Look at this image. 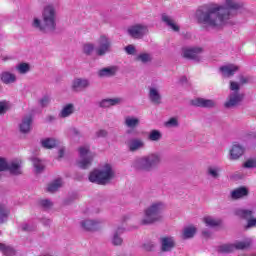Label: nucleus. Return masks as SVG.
<instances>
[{"mask_svg": "<svg viewBox=\"0 0 256 256\" xmlns=\"http://www.w3.org/2000/svg\"><path fill=\"white\" fill-rule=\"evenodd\" d=\"M78 151L80 155L78 167H80V169H89V167H91V163H93V154L89 151V147L82 146Z\"/></svg>", "mask_w": 256, "mask_h": 256, "instance_id": "nucleus-7", "label": "nucleus"}, {"mask_svg": "<svg viewBox=\"0 0 256 256\" xmlns=\"http://www.w3.org/2000/svg\"><path fill=\"white\" fill-rule=\"evenodd\" d=\"M9 209L5 207V205H0V223L7 222V219H9Z\"/></svg>", "mask_w": 256, "mask_h": 256, "instance_id": "nucleus-37", "label": "nucleus"}, {"mask_svg": "<svg viewBox=\"0 0 256 256\" xmlns=\"http://www.w3.org/2000/svg\"><path fill=\"white\" fill-rule=\"evenodd\" d=\"M98 47L95 48V53L98 57H103L107 53H111V40L106 36H101L98 41Z\"/></svg>", "mask_w": 256, "mask_h": 256, "instance_id": "nucleus-10", "label": "nucleus"}, {"mask_svg": "<svg viewBox=\"0 0 256 256\" xmlns=\"http://www.w3.org/2000/svg\"><path fill=\"white\" fill-rule=\"evenodd\" d=\"M203 53V48L201 47H192V48H183L182 57L195 63L201 62V54Z\"/></svg>", "mask_w": 256, "mask_h": 256, "instance_id": "nucleus-8", "label": "nucleus"}, {"mask_svg": "<svg viewBox=\"0 0 256 256\" xmlns=\"http://www.w3.org/2000/svg\"><path fill=\"white\" fill-rule=\"evenodd\" d=\"M128 149L131 153L141 151V149H145V141L139 138L131 139L128 141Z\"/></svg>", "mask_w": 256, "mask_h": 256, "instance_id": "nucleus-16", "label": "nucleus"}, {"mask_svg": "<svg viewBox=\"0 0 256 256\" xmlns=\"http://www.w3.org/2000/svg\"><path fill=\"white\" fill-rule=\"evenodd\" d=\"M161 161H163L161 154L154 152L145 156L136 157L132 161L131 167L140 173H151V171H155L161 165Z\"/></svg>", "mask_w": 256, "mask_h": 256, "instance_id": "nucleus-3", "label": "nucleus"}, {"mask_svg": "<svg viewBox=\"0 0 256 256\" xmlns=\"http://www.w3.org/2000/svg\"><path fill=\"white\" fill-rule=\"evenodd\" d=\"M244 167L246 169H253V167H256V160H248L244 163Z\"/></svg>", "mask_w": 256, "mask_h": 256, "instance_id": "nucleus-52", "label": "nucleus"}, {"mask_svg": "<svg viewBox=\"0 0 256 256\" xmlns=\"http://www.w3.org/2000/svg\"><path fill=\"white\" fill-rule=\"evenodd\" d=\"M204 223H205L206 227H219V225H220V222L215 220L211 216L205 217Z\"/></svg>", "mask_w": 256, "mask_h": 256, "instance_id": "nucleus-41", "label": "nucleus"}, {"mask_svg": "<svg viewBox=\"0 0 256 256\" xmlns=\"http://www.w3.org/2000/svg\"><path fill=\"white\" fill-rule=\"evenodd\" d=\"M249 195V190L246 187H240L231 192L232 199H241Z\"/></svg>", "mask_w": 256, "mask_h": 256, "instance_id": "nucleus-28", "label": "nucleus"}, {"mask_svg": "<svg viewBox=\"0 0 256 256\" xmlns=\"http://www.w3.org/2000/svg\"><path fill=\"white\" fill-rule=\"evenodd\" d=\"M0 79L5 85H11V83L17 81V76L11 72L4 71L1 73Z\"/></svg>", "mask_w": 256, "mask_h": 256, "instance_id": "nucleus-26", "label": "nucleus"}, {"mask_svg": "<svg viewBox=\"0 0 256 256\" xmlns=\"http://www.w3.org/2000/svg\"><path fill=\"white\" fill-rule=\"evenodd\" d=\"M56 117L53 115H49L46 117V123H53V121H56Z\"/></svg>", "mask_w": 256, "mask_h": 256, "instance_id": "nucleus-55", "label": "nucleus"}, {"mask_svg": "<svg viewBox=\"0 0 256 256\" xmlns=\"http://www.w3.org/2000/svg\"><path fill=\"white\" fill-rule=\"evenodd\" d=\"M161 21H162V23H165V25H167V27L172 29V31H175V33H179L181 28L179 27V25H177L175 23V21L173 20V18L171 16L167 15V13L161 14Z\"/></svg>", "mask_w": 256, "mask_h": 256, "instance_id": "nucleus-18", "label": "nucleus"}, {"mask_svg": "<svg viewBox=\"0 0 256 256\" xmlns=\"http://www.w3.org/2000/svg\"><path fill=\"white\" fill-rule=\"evenodd\" d=\"M114 178L115 171L111 164H105L101 170L95 169L88 176L90 183H96V185H107Z\"/></svg>", "mask_w": 256, "mask_h": 256, "instance_id": "nucleus-6", "label": "nucleus"}, {"mask_svg": "<svg viewBox=\"0 0 256 256\" xmlns=\"http://www.w3.org/2000/svg\"><path fill=\"white\" fill-rule=\"evenodd\" d=\"M43 224H44V225H51V220H49V219H44V220H43Z\"/></svg>", "mask_w": 256, "mask_h": 256, "instance_id": "nucleus-58", "label": "nucleus"}, {"mask_svg": "<svg viewBox=\"0 0 256 256\" xmlns=\"http://www.w3.org/2000/svg\"><path fill=\"white\" fill-rule=\"evenodd\" d=\"M75 113V105L69 103L63 106L62 110L59 113L60 119H67V117H71Z\"/></svg>", "mask_w": 256, "mask_h": 256, "instance_id": "nucleus-22", "label": "nucleus"}, {"mask_svg": "<svg viewBox=\"0 0 256 256\" xmlns=\"http://www.w3.org/2000/svg\"><path fill=\"white\" fill-rule=\"evenodd\" d=\"M206 175L211 179H219L221 177V167L217 165L208 166Z\"/></svg>", "mask_w": 256, "mask_h": 256, "instance_id": "nucleus-23", "label": "nucleus"}, {"mask_svg": "<svg viewBox=\"0 0 256 256\" xmlns=\"http://www.w3.org/2000/svg\"><path fill=\"white\" fill-rule=\"evenodd\" d=\"M89 87H91V82L87 78H76L72 81V91H75V93H81Z\"/></svg>", "mask_w": 256, "mask_h": 256, "instance_id": "nucleus-12", "label": "nucleus"}, {"mask_svg": "<svg viewBox=\"0 0 256 256\" xmlns=\"http://www.w3.org/2000/svg\"><path fill=\"white\" fill-rule=\"evenodd\" d=\"M144 248L146 249V251H153V249H155V244L153 243L144 244Z\"/></svg>", "mask_w": 256, "mask_h": 256, "instance_id": "nucleus-54", "label": "nucleus"}, {"mask_svg": "<svg viewBox=\"0 0 256 256\" xmlns=\"http://www.w3.org/2000/svg\"><path fill=\"white\" fill-rule=\"evenodd\" d=\"M253 213V210L243 208H237L234 210V215H236V217H240V219L250 220L251 217H253Z\"/></svg>", "mask_w": 256, "mask_h": 256, "instance_id": "nucleus-27", "label": "nucleus"}, {"mask_svg": "<svg viewBox=\"0 0 256 256\" xmlns=\"http://www.w3.org/2000/svg\"><path fill=\"white\" fill-rule=\"evenodd\" d=\"M9 164L5 158H0V171H8Z\"/></svg>", "mask_w": 256, "mask_h": 256, "instance_id": "nucleus-49", "label": "nucleus"}, {"mask_svg": "<svg viewBox=\"0 0 256 256\" xmlns=\"http://www.w3.org/2000/svg\"><path fill=\"white\" fill-rule=\"evenodd\" d=\"M136 60L141 61V63H151V61H153V58L149 53H141L136 57Z\"/></svg>", "mask_w": 256, "mask_h": 256, "instance_id": "nucleus-40", "label": "nucleus"}, {"mask_svg": "<svg viewBox=\"0 0 256 256\" xmlns=\"http://www.w3.org/2000/svg\"><path fill=\"white\" fill-rule=\"evenodd\" d=\"M148 97H149L151 103H154V105H161L162 96L157 88L150 87Z\"/></svg>", "mask_w": 256, "mask_h": 256, "instance_id": "nucleus-19", "label": "nucleus"}, {"mask_svg": "<svg viewBox=\"0 0 256 256\" xmlns=\"http://www.w3.org/2000/svg\"><path fill=\"white\" fill-rule=\"evenodd\" d=\"M244 6L241 0H226V7L215 3L204 4L197 8L195 18L201 25L219 29L223 25H233V21H229L234 15L233 11L243 9Z\"/></svg>", "mask_w": 256, "mask_h": 256, "instance_id": "nucleus-1", "label": "nucleus"}, {"mask_svg": "<svg viewBox=\"0 0 256 256\" xmlns=\"http://www.w3.org/2000/svg\"><path fill=\"white\" fill-rule=\"evenodd\" d=\"M63 155H65V151L63 149L59 150V157H63Z\"/></svg>", "mask_w": 256, "mask_h": 256, "instance_id": "nucleus-59", "label": "nucleus"}, {"mask_svg": "<svg viewBox=\"0 0 256 256\" xmlns=\"http://www.w3.org/2000/svg\"><path fill=\"white\" fill-rule=\"evenodd\" d=\"M32 27L41 33L53 32L57 29V10L55 6L49 4L42 11V21L39 18H34Z\"/></svg>", "mask_w": 256, "mask_h": 256, "instance_id": "nucleus-2", "label": "nucleus"}, {"mask_svg": "<svg viewBox=\"0 0 256 256\" xmlns=\"http://www.w3.org/2000/svg\"><path fill=\"white\" fill-rule=\"evenodd\" d=\"M243 153H245V147L239 144H233L230 149V161H237V159L243 157Z\"/></svg>", "mask_w": 256, "mask_h": 256, "instance_id": "nucleus-17", "label": "nucleus"}, {"mask_svg": "<svg viewBox=\"0 0 256 256\" xmlns=\"http://www.w3.org/2000/svg\"><path fill=\"white\" fill-rule=\"evenodd\" d=\"M31 123H33L31 116L24 117L19 125L20 133H29L31 131Z\"/></svg>", "mask_w": 256, "mask_h": 256, "instance_id": "nucleus-25", "label": "nucleus"}, {"mask_svg": "<svg viewBox=\"0 0 256 256\" xmlns=\"http://www.w3.org/2000/svg\"><path fill=\"white\" fill-rule=\"evenodd\" d=\"M123 101L125 100L119 97L104 99L100 102V107H102L103 109H107L109 107H114L115 105H121Z\"/></svg>", "mask_w": 256, "mask_h": 256, "instance_id": "nucleus-20", "label": "nucleus"}, {"mask_svg": "<svg viewBox=\"0 0 256 256\" xmlns=\"http://www.w3.org/2000/svg\"><path fill=\"white\" fill-rule=\"evenodd\" d=\"M127 55H137V48L133 44H129L124 48Z\"/></svg>", "mask_w": 256, "mask_h": 256, "instance_id": "nucleus-45", "label": "nucleus"}, {"mask_svg": "<svg viewBox=\"0 0 256 256\" xmlns=\"http://www.w3.org/2000/svg\"><path fill=\"white\" fill-rule=\"evenodd\" d=\"M21 231H24L26 233H30L31 231H34L33 226L29 225L28 223H22L20 224Z\"/></svg>", "mask_w": 256, "mask_h": 256, "instance_id": "nucleus-48", "label": "nucleus"}, {"mask_svg": "<svg viewBox=\"0 0 256 256\" xmlns=\"http://www.w3.org/2000/svg\"><path fill=\"white\" fill-rule=\"evenodd\" d=\"M31 161L36 173H43V171H45V164H43V161H41V159L37 157H32Z\"/></svg>", "mask_w": 256, "mask_h": 256, "instance_id": "nucleus-29", "label": "nucleus"}, {"mask_svg": "<svg viewBox=\"0 0 256 256\" xmlns=\"http://www.w3.org/2000/svg\"><path fill=\"white\" fill-rule=\"evenodd\" d=\"M41 145L44 149H54V147H57V142L53 138H46L41 141Z\"/></svg>", "mask_w": 256, "mask_h": 256, "instance_id": "nucleus-35", "label": "nucleus"}, {"mask_svg": "<svg viewBox=\"0 0 256 256\" xmlns=\"http://www.w3.org/2000/svg\"><path fill=\"white\" fill-rule=\"evenodd\" d=\"M16 71L20 75H27L31 71V65L29 63L22 62L15 67Z\"/></svg>", "mask_w": 256, "mask_h": 256, "instance_id": "nucleus-30", "label": "nucleus"}, {"mask_svg": "<svg viewBox=\"0 0 256 256\" xmlns=\"http://www.w3.org/2000/svg\"><path fill=\"white\" fill-rule=\"evenodd\" d=\"M166 127H179V120L175 117L170 118L167 122H165Z\"/></svg>", "mask_w": 256, "mask_h": 256, "instance_id": "nucleus-47", "label": "nucleus"}, {"mask_svg": "<svg viewBox=\"0 0 256 256\" xmlns=\"http://www.w3.org/2000/svg\"><path fill=\"white\" fill-rule=\"evenodd\" d=\"M39 205L42 209L47 211V209H51L53 207V202H51L49 199H44L39 201Z\"/></svg>", "mask_w": 256, "mask_h": 256, "instance_id": "nucleus-44", "label": "nucleus"}, {"mask_svg": "<svg viewBox=\"0 0 256 256\" xmlns=\"http://www.w3.org/2000/svg\"><path fill=\"white\" fill-rule=\"evenodd\" d=\"M139 123H140L139 118H135L131 116H127L125 118V125L129 129H135V127H139Z\"/></svg>", "mask_w": 256, "mask_h": 256, "instance_id": "nucleus-32", "label": "nucleus"}, {"mask_svg": "<svg viewBox=\"0 0 256 256\" xmlns=\"http://www.w3.org/2000/svg\"><path fill=\"white\" fill-rule=\"evenodd\" d=\"M51 102V99H49V96H44L42 99H40L39 103L41 107H47L49 103Z\"/></svg>", "mask_w": 256, "mask_h": 256, "instance_id": "nucleus-51", "label": "nucleus"}, {"mask_svg": "<svg viewBox=\"0 0 256 256\" xmlns=\"http://www.w3.org/2000/svg\"><path fill=\"white\" fill-rule=\"evenodd\" d=\"M239 82L230 81L229 89L232 91L224 103L225 109H233V107H237V105H241L243 99H245V94L239 92L241 89V85H246L249 83V78L243 75L239 76Z\"/></svg>", "mask_w": 256, "mask_h": 256, "instance_id": "nucleus-4", "label": "nucleus"}, {"mask_svg": "<svg viewBox=\"0 0 256 256\" xmlns=\"http://www.w3.org/2000/svg\"><path fill=\"white\" fill-rule=\"evenodd\" d=\"M100 222L95 220H83L81 227L84 231H98Z\"/></svg>", "mask_w": 256, "mask_h": 256, "instance_id": "nucleus-21", "label": "nucleus"}, {"mask_svg": "<svg viewBox=\"0 0 256 256\" xmlns=\"http://www.w3.org/2000/svg\"><path fill=\"white\" fill-rule=\"evenodd\" d=\"M235 244H224L218 247V253H233Z\"/></svg>", "mask_w": 256, "mask_h": 256, "instance_id": "nucleus-38", "label": "nucleus"}, {"mask_svg": "<svg viewBox=\"0 0 256 256\" xmlns=\"http://www.w3.org/2000/svg\"><path fill=\"white\" fill-rule=\"evenodd\" d=\"M163 134L159 130H152L148 136L149 141H161Z\"/></svg>", "mask_w": 256, "mask_h": 256, "instance_id": "nucleus-39", "label": "nucleus"}, {"mask_svg": "<svg viewBox=\"0 0 256 256\" xmlns=\"http://www.w3.org/2000/svg\"><path fill=\"white\" fill-rule=\"evenodd\" d=\"M95 51V45L91 43L84 44L83 46V53L84 55H93V52Z\"/></svg>", "mask_w": 256, "mask_h": 256, "instance_id": "nucleus-43", "label": "nucleus"}, {"mask_svg": "<svg viewBox=\"0 0 256 256\" xmlns=\"http://www.w3.org/2000/svg\"><path fill=\"white\" fill-rule=\"evenodd\" d=\"M9 111V102L0 101V115H5Z\"/></svg>", "mask_w": 256, "mask_h": 256, "instance_id": "nucleus-46", "label": "nucleus"}, {"mask_svg": "<svg viewBox=\"0 0 256 256\" xmlns=\"http://www.w3.org/2000/svg\"><path fill=\"white\" fill-rule=\"evenodd\" d=\"M249 247H251V240H246V241H242V242H236L234 244V250L235 249H239V250L249 249Z\"/></svg>", "mask_w": 256, "mask_h": 256, "instance_id": "nucleus-42", "label": "nucleus"}, {"mask_svg": "<svg viewBox=\"0 0 256 256\" xmlns=\"http://www.w3.org/2000/svg\"><path fill=\"white\" fill-rule=\"evenodd\" d=\"M60 187H61V178H58L48 185L47 191L48 193H55V191H59Z\"/></svg>", "mask_w": 256, "mask_h": 256, "instance_id": "nucleus-34", "label": "nucleus"}, {"mask_svg": "<svg viewBox=\"0 0 256 256\" xmlns=\"http://www.w3.org/2000/svg\"><path fill=\"white\" fill-rule=\"evenodd\" d=\"M219 71L222 77L229 79V77H233V75H235V73L239 71V66L235 64H228V65L221 66L219 68Z\"/></svg>", "mask_w": 256, "mask_h": 256, "instance_id": "nucleus-14", "label": "nucleus"}, {"mask_svg": "<svg viewBox=\"0 0 256 256\" xmlns=\"http://www.w3.org/2000/svg\"><path fill=\"white\" fill-rule=\"evenodd\" d=\"M202 236L205 237V239H209V237H211V231L203 230L202 231Z\"/></svg>", "mask_w": 256, "mask_h": 256, "instance_id": "nucleus-56", "label": "nucleus"}, {"mask_svg": "<svg viewBox=\"0 0 256 256\" xmlns=\"http://www.w3.org/2000/svg\"><path fill=\"white\" fill-rule=\"evenodd\" d=\"M191 105H193V107H201L203 109H213L214 107H217V102L211 99L196 98L191 100Z\"/></svg>", "mask_w": 256, "mask_h": 256, "instance_id": "nucleus-13", "label": "nucleus"}, {"mask_svg": "<svg viewBox=\"0 0 256 256\" xmlns=\"http://www.w3.org/2000/svg\"><path fill=\"white\" fill-rule=\"evenodd\" d=\"M117 74V66L102 68L98 71V77H115Z\"/></svg>", "mask_w": 256, "mask_h": 256, "instance_id": "nucleus-24", "label": "nucleus"}, {"mask_svg": "<svg viewBox=\"0 0 256 256\" xmlns=\"http://www.w3.org/2000/svg\"><path fill=\"white\" fill-rule=\"evenodd\" d=\"M180 83H187V76H182L180 78Z\"/></svg>", "mask_w": 256, "mask_h": 256, "instance_id": "nucleus-57", "label": "nucleus"}, {"mask_svg": "<svg viewBox=\"0 0 256 256\" xmlns=\"http://www.w3.org/2000/svg\"><path fill=\"white\" fill-rule=\"evenodd\" d=\"M197 233V228L195 227H186L183 230L182 239H193Z\"/></svg>", "mask_w": 256, "mask_h": 256, "instance_id": "nucleus-33", "label": "nucleus"}, {"mask_svg": "<svg viewBox=\"0 0 256 256\" xmlns=\"http://www.w3.org/2000/svg\"><path fill=\"white\" fill-rule=\"evenodd\" d=\"M147 26L137 24L128 29V34L133 39H143V36L147 35Z\"/></svg>", "mask_w": 256, "mask_h": 256, "instance_id": "nucleus-11", "label": "nucleus"}, {"mask_svg": "<svg viewBox=\"0 0 256 256\" xmlns=\"http://www.w3.org/2000/svg\"><path fill=\"white\" fill-rule=\"evenodd\" d=\"M160 251L162 253H171V251L177 246L175 237L173 236H162L159 238Z\"/></svg>", "mask_w": 256, "mask_h": 256, "instance_id": "nucleus-9", "label": "nucleus"}, {"mask_svg": "<svg viewBox=\"0 0 256 256\" xmlns=\"http://www.w3.org/2000/svg\"><path fill=\"white\" fill-rule=\"evenodd\" d=\"M69 135H71L72 137H80L81 132L79 131V129L72 127L68 130Z\"/></svg>", "mask_w": 256, "mask_h": 256, "instance_id": "nucleus-50", "label": "nucleus"}, {"mask_svg": "<svg viewBox=\"0 0 256 256\" xmlns=\"http://www.w3.org/2000/svg\"><path fill=\"white\" fill-rule=\"evenodd\" d=\"M0 251L5 256H15V249L11 246H7L4 243H0Z\"/></svg>", "mask_w": 256, "mask_h": 256, "instance_id": "nucleus-36", "label": "nucleus"}, {"mask_svg": "<svg viewBox=\"0 0 256 256\" xmlns=\"http://www.w3.org/2000/svg\"><path fill=\"white\" fill-rule=\"evenodd\" d=\"M8 171L11 175H21V163L15 161L11 162L8 166Z\"/></svg>", "mask_w": 256, "mask_h": 256, "instance_id": "nucleus-31", "label": "nucleus"}, {"mask_svg": "<svg viewBox=\"0 0 256 256\" xmlns=\"http://www.w3.org/2000/svg\"><path fill=\"white\" fill-rule=\"evenodd\" d=\"M163 211H165V203L161 201L153 202L143 210L140 225H155V223H161V221H163Z\"/></svg>", "mask_w": 256, "mask_h": 256, "instance_id": "nucleus-5", "label": "nucleus"}, {"mask_svg": "<svg viewBox=\"0 0 256 256\" xmlns=\"http://www.w3.org/2000/svg\"><path fill=\"white\" fill-rule=\"evenodd\" d=\"M125 233V228L118 227L112 233L111 243L115 247L123 245V238L121 237Z\"/></svg>", "mask_w": 256, "mask_h": 256, "instance_id": "nucleus-15", "label": "nucleus"}, {"mask_svg": "<svg viewBox=\"0 0 256 256\" xmlns=\"http://www.w3.org/2000/svg\"><path fill=\"white\" fill-rule=\"evenodd\" d=\"M107 135H109V133L107 132V130H104V129L98 130L96 132V137L98 139L103 138V137H107Z\"/></svg>", "mask_w": 256, "mask_h": 256, "instance_id": "nucleus-53", "label": "nucleus"}]
</instances>
